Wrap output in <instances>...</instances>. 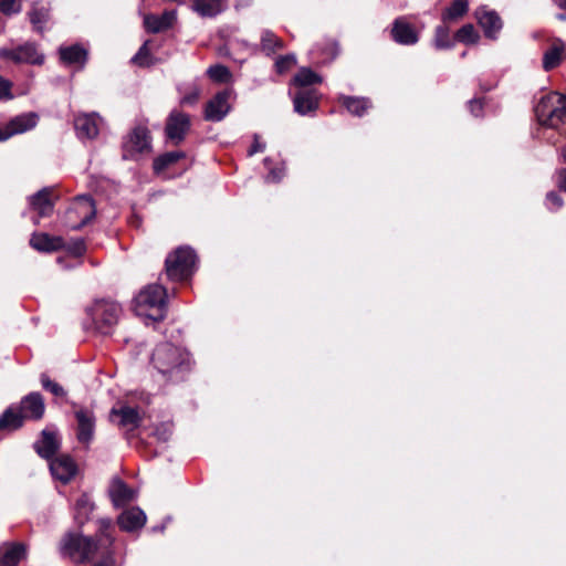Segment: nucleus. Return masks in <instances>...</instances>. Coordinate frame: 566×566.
I'll use <instances>...</instances> for the list:
<instances>
[{
  "instance_id": "nucleus-1",
  "label": "nucleus",
  "mask_w": 566,
  "mask_h": 566,
  "mask_svg": "<svg viewBox=\"0 0 566 566\" xmlns=\"http://www.w3.org/2000/svg\"><path fill=\"white\" fill-rule=\"evenodd\" d=\"M111 527L112 521L109 518L99 520L97 542L80 534L69 533L62 538L60 551L63 555L82 563L101 557L103 560L94 566H108L112 560L114 542Z\"/></svg>"
},
{
  "instance_id": "nucleus-2",
  "label": "nucleus",
  "mask_w": 566,
  "mask_h": 566,
  "mask_svg": "<svg viewBox=\"0 0 566 566\" xmlns=\"http://www.w3.org/2000/svg\"><path fill=\"white\" fill-rule=\"evenodd\" d=\"M154 367L169 381H181L191 368L190 354L171 343L156 346L151 355Z\"/></svg>"
},
{
  "instance_id": "nucleus-3",
  "label": "nucleus",
  "mask_w": 566,
  "mask_h": 566,
  "mask_svg": "<svg viewBox=\"0 0 566 566\" xmlns=\"http://www.w3.org/2000/svg\"><path fill=\"white\" fill-rule=\"evenodd\" d=\"M134 303L137 315L161 321L165 317L167 291L160 284H149L137 294Z\"/></svg>"
},
{
  "instance_id": "nucleus-4",
  "label": "nucleus",
  "mask_w": 566,
  "mask_h": 566,
  "mask_svg": "<svg viewBox=\"0 0 566 566\" xmlns=\"http://www.w3.org/2000/svg\"><path fill=\"white\" fill-rule=\"evenodd\" d=\"M539 125L557 129L566 118V96L552 92L543 96L535 106Z\"/></svg>"
},
{
  "instance_id": "nucleus-5",
  "label": "nucleus",
  "mask_w": 566,
  "mask_h": 566,
  "mask_svg": "<svg viewBox=\"0 0 566 566\" xmlns=\"http://www.w3.org/2000/svg\"><path fill=\"white\" fill-rule=\"evenodd\" d=\"M196 253L190 248H178L166 258L165 269L167 277L171 281H184L195 270Z\"/></svg>"
},
{
  "instance_id": "nucleus-6",
  "label": "nucleus",
  "mask_w": 566,
  "mask_h": 566,
  "mask_svg": "<svg viewBox=\"0 0 566 566\" xmlns=\"http://www.w3.org/2000/svg\"><path fill=\"white\" fill-rule=\"evenodd\" d=\"M96 214L94 200L90 196H78L72 202L64 217V226L70 230H80Z\"/></svg>"
},
{
  "instance_id": "nucleus-7",
  "label": "nucleus",
  "mask_w": 566,
  "mask_h": 566,
  "mask_svg": "<svg viewBox=\"0 0 566 566\" xmlns=\"http://www.w3.org/2000/svg\"><path fill=\"white\" fill-rule=\"evenodd\" d=\"M122 308L119 304L111 301H96L87 314L91 316L95 328L102 334H108L111 328L117 323Z\"/></svg>"
},
{
  "instance_id": "nucleus-8",
  "label": "nucleus",
  "mask_w": 566,
  "mask_h": 566,
  "mask_svg": "<svg viewBox=\"0 0 566 566\" xmlns=\"http://www.w3.org/2000/svg\"><path fill=\"white\" fill-rule=\"evenodd\" d=\"M75 424V436L78 443L85 449L90 448L96 429V417L93 409L73 403Z\"/></svg>"
},
{
  "instance_id": "nucleus-9",
  "label": "nucleus",
  "mask_w": 566,
  "mask_h": 566,
  "mask_svg": "<svg viewBox=\"0 0 566 566\" xmlns=\"http://www.w3.org/2000/svg\"><path fill=\"white\" fill-rule=\"evenodd\" d=\"M150 150V135L146 126H136L123 142V158L135 159Z\"/></svg>"
},
{
  "instance_id": "nucleus-10",
  "label": "nucleus",
  "mask_w": 566,
  "mask_h": 566,
  "mask_svg": "<svg viewBox=\"0 0 566 566\" xmlns=\"http://www.w3.org/2000/svg\"><path fill=\"white\" fill-rule=\"evenodd\" d=\"M232 90L218 92L206 105L205 118L210 122L222 120L230 112Z\"/></svg>"
},
{
  "instance_id": "nucleus-11",
  "label": "nucleus",
  "mask_w": 566,
  "mask_h": 566,
  "mask_svg": "<svg viewBox=\"0 0 566 566\" xmlns=\"http://www.w3.org/2000/svg\"><path fill=\"white\" fill-rule=\"evenodd\" d=\"M190 128V118L186 113L172 111L166 122V136L174 144H180Z\"/></svg>"
},
{
  "instance_id": "nucleus-12",
  "label": "nucleus",
  "mask_w": 566,
  "mask_h": 566,
  "mask_svg": "<svg viewBox=\"0 0 566 566\" xmlns=\"http://www.w3.org/2000/svg\"><path fill=\"white\" fill-rule=\"evenodd\" d=\"M0 59L11 60L15 63L41 64L43 55L40 54L34 44L27 43L15 49H0Z\"/></svg>"
},
{
  "instance_id": "nucleus-13",
  "label": "nucleus",
  "mask_w": 566,
  "mask_h": 566,
  "mask_svg": "<svg viewBox=\"0 0 566 566\" xmlns=\"http://www.w3.org/2000/svg\"><path fill=\"white\" fill-rule=\"evenodd\" d=\"M39 116L30 112L15 116L3 128H0V142H4L17 134L25 133L36 126Z\"/></svg>"
},
{
  "instance_id": "nucleus-14",
  "label": "nucleus",
  "mask_w": 566,
  "mask_h": 566,
  "mask_svg": "<svg viewBox=\"0 0 566 566\" xmlns=\"http://www.w3.org/2000/svg\"><path fill=\"white\" fill-rule=\"evenodd\" d=\"M475 18L486 38L492 40L497 38V34L502 30L503 22L496 11L482 7L475 11Z\"/></svg>"
},
{
  "instance_id": "nucleus-15",
  "label": "nucleus",
  "mask_w": 566,
  "mask_h": 566,
  "mask_svg": "<svg viewBox=\"0 0 566 566\" xmlns=\"http://www.w3.org/2000/svg\"><path fill=\"white\" fill-rule=\"evenodd\" d=\"M102 118L97 113L78 114L74 119L76 135L81 139H93L98 135Z\"/></svg>"
},
{
  "instance_id": "nucleus-16",
  "label": "nucleus",
  "mask_w": 566,
  "mask_h": 566,
  "mask_svg": "<svg viewBox=\"0 0 566 566\" xmlns=\"http://www.w3.org/2000/svg\"><path fill=\"white\" fill-rule=\"evenodd\" d=\"M109 420L127 431H133L139 427L142 417L136 408L125 406L119 409L113 408Z\"/></svg>"
},
{
  "instance_id": "nucleus-17",
  "label": "nucleus",
  "mask_w": 566,
  "mask_h": 566,
  "mask_svg": "<svg viewBox=\"0 0 566 566\" xmlns=\"http://www.w3.org/2000/svg\"><path fill=\"white\" fill-rule=\"evenodd\" d=\"M52 475L63 483L70 482L76 474L77 467L70 455H60L50 462Z\"/></svg>"
},
{
  "instance_id": "nucleus-18",
  "label": "nucleus",
  "mask_w": 566,
  "mask_h": 566,
  "mask_svg": "<svg viewBox=\"0 0 566 566\" xmlns=\"http://www.w3.org/2000/svg\"><path fill=\"white\" fill-rule=\"evenodd\" d=\"M392 39L402 45L416 44L419 40L415 28L403 18L396 19L391 29Z\"/></svg>"
},
{
  "instance_id": "nucleus-19",
  "label": "nucleus",
  "mask_w": 566,
  "mask_h": 566,
  "mask_svg": "<svg viewBox=\"0 0 566 566\" xmlns=\"http://www.w3.org/2000/svg\"><path fill=\"white\" fill-rule=\"evenodd\" d=\"M52 193L53 189L45 187L29 197L30 207L38 212L40 218L49 217L52 214L54 209V203L51 199Z\"/></svg>"
},
{
  "instance_id": "nucleus-20",
  "label": "nucleus",
  "mask_w": 566,
  "mask_h": 566,
  "mask_svg": "<svg viewBox=\"0 0 566 566\" xmlns=\"http://www.w3.org/2000/svg\"><path fill=\"white\" fill-rule=\"evenodd\" d=\"M61 444L59 434L56 431L43 430L41 439L34 443V449L38 454L44 459H51Z\"/></svg>"
},
{
  "instance_id": "nucleus-21",
  "label": "nucleus",
  "mask_w": 566,
  "mask_h": 566,
  "mask_svg": "<svg viewBox=\"0 0 566 566\" xmlns=\"http://www.w3.org/2000/svg\"><path fill=\"white\" fill-rule=\"evenodd\" d=\"M108 492L115 507L125 506L136 497V491L119 479L113 480Z\"/></svg>"
},
{
  "instance_id": "nucleus-22",
  "label": "nucleus",
  "mask_w": 566,
  "mask_h": 566,
  "mask_svg": "<svg viewBox=\"0 0 566 566\" xmlns=\"http://www.w3.org/2000/svg\"><path fill=\"white\" fill-rule=\"evenodd\" d=\"M44 401L39 392H31L21 400L20 412L24 418L41 419L44 413Z\"/></svg>"
},
{
  "instance_id": "nucleus-23",
  "label": "nucleus",
  "mask_w": 566,
  "mask_h": 566,
  "mask_svg": "<svg viewBox=\"0 0 566 566\" xmlns=\"http://www.w3.org/2000/svg\"><path fill=\"white\" fill-rule=\"evenodd\" d=\"M177 19L175 10H168L160 15L148 14L144 19L145 28L148 32L159 33L172 27Z\"/></svg>"
},
{
  "instance_id": "nucleus-24",
  "label": "nucleus",
  "mask_w": 566,
  "mask_h": 566,
  "mask_svg": "<svg viewBox=\"0 0 566 566\" xmlns=\"http://www.w3.org/2000/svg\"><path fill=\"white\" fill-rule=\"evenodd\" d=\"M117 523L123 531L133 532L145 525L146 514L139 507H132L118 516Z\"/></svg>"
},
{
  "instance_id": "nucleus-25",
  "label": "nucleus",
  "mask_w": 566,
  "mask_h": 566,
  "mask_svg": "<svg viewBox=\"0 0 566 566\" xmlns=\"http://www.w3.org/2000/svg\"><path fill=\"white\" fill-rule=\"evenodd\" d=\"M318 107V97L314 90H302L294 97V109L300 115H307Z\"/></svg>"
},
{
  "instance_id": "nucleus-26",
  "label": "nucleus",
  "mask_w": 566,
  "mask_h": 566,
  "mask_svg": "<svg viewBox=\"0 0 566 566\" xmlns=\"http://www.w3.org/2000/svg\"><path fill=\"white\" fill-rule=\"evenodd\" d=\"M30 244L38 251L52 252L64 248V240L61 237L38 233L32 235Z\"/></svg>"
},
{
  "instance_id": "nucleus-27",
  "label": "nucleus",
  "mask_w": 566,
  "mask_h": 566,
  "mask_svg": "<svg viewBox=\"0 0 566 566\" xmlns=\"http://www.w3.org/2000/svg\"><path fill=\"white\" fill-rule=\"evenodd\" d=\"M25 556V547L22 544L6 545L0 547V565L17 566Z\"/></svg>"
},
{
  "instance_id": "nucleus-28",
  "label": "nucleus",
  "mask_w": 566,
  "mask_h": 566,
  "mask_svg": "<svg viewBox=\"0 0 566 566\" xmlns=\"http://www.w3.org/2000/svg\"><path fill=\"white\" fill-rule=\"evenodd\" d=\"M61 60L70 65L83 66L87 59V51L78 44L60 49Z\"/></svg>"
},
{
  "instance_id": "nucleus-29",
  "label": "nucleus",
  "mask_w": 566,
  "mask_h": 566,
  "mask_svg": "<svg viewBox=\"0 0 566 566\" xmlns=\"http://www.w3.org/2000/svg\"><path fill=\"white\" fill-rule=\"evenodd\" d=\"M565 51L564 42L560 39H555L552 46L544 53L543 69L551 71L559 65L562 55Z\"/></svg>"
},
{
  "instance_id": "nucleus-30",
  "label": "nucleus",
  "mask_w": 566,
  "mask_h": 566,
  "mask_svg": "<svg viewBox=\"0 0 566 566\" xmlns=\"http://www.w3.org/2000/svg\"><path fill=\"white\" fill-rule=\"evenodd\" d=\"M339 102L355 116H363L371 107L370 101L364 97L340 95Z\"/></svg>"
},
{
  "instance_id": "nucleus-31",
  "label": "nucleus",
  "mask_w": 566,
  "mask_h": 566,
  "mask_svg": "<svg viewBox=\"0 0 566 566\" xmlns=\"http://www.w3.org/2000/svg\"><path fill=\"white\" fill-rule=\"evenodd\" d=\"M469 10L468 0H453L452 3L443 11V22H452L461 19Z\"/></svg>"
},
{
  "instance_id": "nucleus-32",
  "label": "nucleus",
  "mask_w": 566,
  "mask_h": 566,
  "mask_svg": "<svg viewBox=\"0 0 566 566\" xmlns=\"http://www.w3.org/2000/svg\"><path fill=\"white\" fill-rule=\"evenodd\" d=\"M193 10L202 17H214L222 11V0H195Z\"/></svg>"
},
{
  "instance_id": "nucleus-33",
  "label": "nucleus",
  "mask_w": 566,
  "mask_h": 566,
  "mask_svg": "<svg viewBox=\"0 0 566 566\" xmlns=\"http://www.w3.org/2000/svg\"><path fill=\"white\" fill-rule=\"evenodd\" d=\"M95 505L87 494H82L75 503V518L80 524L85 523L90 518Z\"/></svg>"
},
{
  "instance_id": "nucleus-34",
  "label": "nucleus",
  "mask_w": 566,
  "mask_h": 566,
  "mask_svg": "<svg viewBox=\"0 0 566 566\" xmlns=\"http://www.w3.org/2000/svg\"><path fill=\"white\" fill-rule=\"evenodd\" d=\"M284 43L272 31L264 30L261 35V50L266 55L274 54L277 50H282Z\"/></svg>"
},
{
  "instance_id": "nucleus-35",
  "label": "nucleus",
  "mask_w": 566,
  "mask_h": 566,
  "mask_svg": "<svg viewBox=\"0 0 566 566\" xmlns=\"http://www.w3.org/2000/svg\"><path fill=\"white\" fill-rule=\"evenodd\" d=\"M23 423V416L19 410L12 407L8 408L0 417V430L18 429Z\"/></svg>"
},
{
  "instance_id": "nucleus-36",
  "label": "nucleus",
  "mask_w": 566,
  "mask_h": 566,
  "mask_svg": "<svg viewBox=\"0 0 566 566\" xmlns=\"http://www.w3.org/2000/svg\"><path fill=\"white\" fill-rule=\"evenodd\" d=\"M184 157H185V153L184 151H169V153H166V154L157 157L154 160V170L156 172H161L166 168L170 167L171 165H174L175 163H177L178 160H180Z\"/></svg>"
},
{
  "instance_id": "nucleus-37",
  "label": "nucleus",
  "mask_w": 566,
  "mask_h": 566,
  "mask_svg": "<svg viewBox=\"0 0 566 566\" xmlns=\"http://www.w3.org/2000/svg\"><path fill=\"white\" fill-rule=\"evenodd\" d=\"M207 74L210 77V80L220 84H228L231 83L233 80L232 73L230 72L229 67L222 64L211 65L207 70Z\"/></svg>"
},
{
  "instance_id": "nucleus-38",
  "label": "nucleus",
  "mask_w": 566,
  "mask_h": 566,
  "mask_svg": "<svg viewBox=\"0 0 566 566\" xmlns=\"http://www.w3.org/2000/svg\"><path fill=\"white\" fill-rule=\"evenodd\" d=\"M30 21L38 31L43 30V24L49 19V9L39 3H34L29 12Z\"/></svg>"
},
{
  "instance_id": "nucleus-39",
  "label": "nucleus",
  "mask_w": 566,
  "mask_h": 566,
  "mask_svg": "<svg viewBox=\"0 0 566 566\" xmlns=\"http://www.w3.org/2000/svg\"><path fill=\"white\" fill-rule=\"evenodd\" d=\"M479 39L480 35L472 24H464L455 33V40L464 44H474Z\"/></svg>"
},
{
  "instance_id": "nucleus-40",
  "label": "nucleus",
  "mask_w": 566,
  "mask_h": 566,
  "mask_svg": "<svg viewBox=\"0 0 566 566\" xmlns=\"http://www.w3.org/2000/svg\"><path fill=\"white\" fill-rule=\"evenodd\" d=\"M322 78L310 69H301L294 76V83L298 86H307L315 83H321Z\"/></svg>"
},
{
  "instance_id": "nucleus-41",
  "label": "nucleus",
  "mask_w": 566,
  "mask_h": 566,
  "mask_svg": "<svg viewBox=\"0 0 566 566\" xmlns=\"http://www.w3.org/2000/svg\"><path fill=\"white\" fill-rule=\"evenodd\" d=\"M434 45L439 50L452 48V42L449 39L448 27H446V25L437 27L436 33H434Z\"/></svg>"
},
{
  "instance_id": "nucleus-42",
  "label": "nucleus",
  "mask_w": 566,
  "mask_h": 566,
  "mask_svg": "<svg viewBox=\"0 0 566 566\" xmlns=\"http://www.w3.org/2000/svg\"><path fill=\"white\" fill-rule=\"evenodd\" d=\"M42 387L50 391L55 397H64L66 395V391L64 388L55 382L54 380L50 379V377L45 374H42L40 377Z\"/></svg>"
},
{
  "instance_id": "nucleus-43",
  "label": "nucleus",
  "mask_w": 566,
  "mask_h": 566,
  "mask_svg": "<svg viewBox=\"0 0 566 566\" xmlns=\"http://www.w3.org/2000/svg\"><path fill=\"white\" fill-rule=\"evenodd\" d=\"M296 64V56L293 53L281 55L275 61V70L279 74H283Z\"/></svg>"
},
{
  "instance_id": "nucleus-44",
  "label": "nucleus",
  "mask_w": 566,
  "mask_h": 566,
  "mask_svg": "<svg viewBox=\"0 0 566 566\" xmlns=\"http://www.w3.org/2000/svg\"><path fill=\"white\" fill-rule=\"evenodd\" d=\"M132 61L139 66H149L153 62L150 61L148 41H146L133 56Z\"/></svg>"
},
{
  "instance_id": "nucleus-45",
  "label": "nucleus",
  "mask_w": 566,
  "mask_h": 566,
  "mask_svg": "<svg viewBox=\"0 0 566 566\" xmlns=\"http://www.w3.org/2000/svg\"><path fill=\"white\" fill-rule=\"evenodd\" d=\"M21 6L18 0H0V11L7 15L18 13Z\"/></svg>"
},
{
  "instance_id": "nucleus-46",
  "label": "nucleus",
  "mask_w": 566,
  "mask_h": 566,
  "mask_svg": "<svg viewBox=\"0 0 566 566\" xmlns=\"http://www.w3.org/2000/svg\"><path fill=\"white\" fill-rule=\"evenodd\" d=\"M154 434L158 440H160L163 442L168 441L172 434L171 424L161 423V424L157 426L155 428Z\"/></svg>"
},
{
  "instance_id": "nucleus-47",
  "label": "nucleus",
  "mask_w": 566,
  "mask_h": 566,
  "mask_svg": "<svg viewBox=\"0 0 566 566\" xmlns=\"http://www.w3.org/2000/svg\"><path fill=\"white\" fill-rule=\"evenodd\" d=\"M546 206L549 210H558L563 206V199L557 192L551 191L546 195Z\"/></svg>"
},
{
  "instance_id": "nucleus-48",
  "label": "nucleus",
  "mask_w": 566,
  "mask_h": 566,
  "mask_svg": "<svg viewBox=\"0 0 566 566\" xmlns=\"http://www.w3.org/2000/svg\"><path fill=\"white\" fill-rule=\"evenodd\" d=\"M67 250L75 256H81L84 254L86 247L82 239H76L72 243L69 244Z\"/></svg>"
},
{
  "instance_id": "nucleus-49",
  "label": "nucleus",
  "mask_w": 566,
  "mask_h": 566,
  "mask_svg": "<svg viewBox=\"0 0 566 566\" xmlns=\"http://www.w3.org/2000/svg\"><path fill=\"white\" fill-rule=\"evenodd\" d=\"M4 98H12L11 83L0 76V101Z\"/></svg>"
},
{
  "instance_id": "nucleus-50",
  "label": "nucleus",
  "mask_w": 566,
  "mask_h": 566,
  "mask_svg": "<svg viewBox=\"0 0 566 566\" xmlns=\"http://www.w3.org/2000/svg\"><path fill=\"white\" fill-rule=\"evenodd\" d=\"M468 105H469V109L472 115H474L476 117L481 115V112L483 108V104H482L481 99H471Z\"/></svg>"
},
{
  "instance_id": "nucleus-51",
  "label": "nucleus",
  "mask_w": 566,
  "mask_h": 566,
  "mask_svg": "<svg viewBox=\"0 0 566 566\" xmlns=\"http://www.w3.org/2000/svg\"><path fill=\"white\" fill-rule=\"evenodd\" d=\"M283 175H284L283 168L271 169L266 176V181L277 182L282 179Z\"/></svg>"
},
{
  "instance_id": "nucleus-52",
  "label": "nucleus",
  "mask_w": 566,
  "mask_h": 566,
  "mask_svg": "<svg viewBox=\"0 0 566 566\" xmlns=\"http://www.w3.org/2000/svg\"><path fill=\"white\" fill-rule=\"evenodd\" d=\"M264 149H265V144L261 143L259 140V137L255 135L254 142H253L252 146L250 147L248 155L253 156L256 153H262Z\"/></svg>"
},
{
  "instance_id": "nucleus-53",
  "label": "nucleus",
  "mask_w": 566,
  "mask_h": 566,
  "mask_svg": "<svg viewBox=\"0 0 566 566\" xmlns=\"http://www.w3.org/2000/svg\"><path fill=\"white\" fill-rule=\"evenodd\" d=\"M557 186L560 190L566 192V168L557 171Z\"/></svg>"
},
{
  "instance_id": "nucleus-54",
  "label": "nucleus",
  "mask_w": 566,
  "mask_h": 566,
  "mask_svg": "<svg viewBox=\"0 0 566 566\" xmlns=\"http://www.w3.org/2000/svg\"><path fill=\"white\" fill-rule=\"evenodd\" d=\"M198 96H199V91L196 90L191 94L184 96L181 98V104H192L198 99Z\"/></svg>"
},
{
  "instance_id": "nucleus-55",
  "label": "nucleus",
  "mask_w": 566,
  "mask_h": 566,
  "mask_svg": "<svg viewBox=\"0 0 566 566\" xmlns=\"http://www.w3.org/2000/svg\"><path fill=\"white\" fill-rule=\"evenodd\" d=\"M556 6L566 10V0H553Z\"/></svg>"
},
{
  "instance_id": "nucleus-56",
  "label": "nucleus",
  "mask_w": 566,
  "mask_h": 566,
  "mask_svg": "<svg viewBox=\"0 0 566 566\" xmlns=\"http://www.w3.org/2000/svg\"><path fill=\"white\" fill-rule=\"evenodd\" d=\"M560 157L563 163L566 164V146L560 150Z\"/></svg>"
},
{
  "instance_id": "nucleus-57",
  "label": "nucleus",
  "mask_w": 566,
  "mask_h": 566,
  "mask_svg": "<svg viewBox=\"0 0 566 566\" xmlns=\"http://www.w3.org/2000/svg\"><path fill=\"white\" fill-rule=\"evenodd\" d=\"M557 18H558L559 20H566V15H565V14H563V13L558 14V15H557Z\"/></svg>"
}]
</instances>
